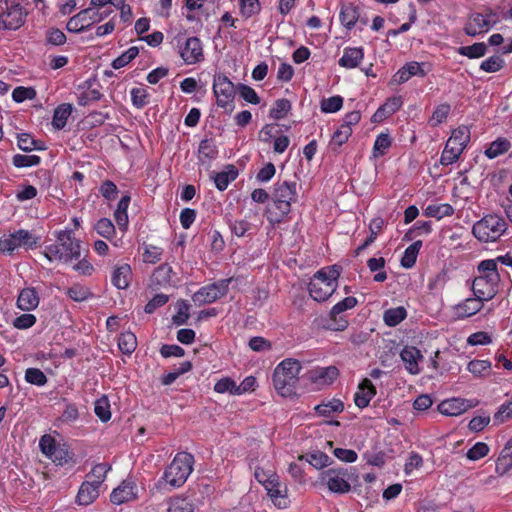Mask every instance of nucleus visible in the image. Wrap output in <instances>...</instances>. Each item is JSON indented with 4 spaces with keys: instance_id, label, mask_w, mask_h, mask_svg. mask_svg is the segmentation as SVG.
Wrapping results in <instances>:
<instances>
[{
    "instance_id": "obj_1",
    "label": "nucleus",
    "mask_w": 512,
    "mask_h": 512,
    "mask_svg": "<svg viewBox=\"0 0 512 512\" xmlns=\"http://www.w3.org/2000/svg\"><path fill=\"white\" fill-rule=\"evenodd\" d=\"M194 457L188 452L175 455L172 462L165 468L163 475L155 483L158 491H171L181 487L193 471Z\"/></svg>"
},
{
    "instance_id": "obj_2",
    "label": "nucleus",
    "mask_w": 512,
    "mask_h": 512,
    "mask_svg": "<svg viewBox=\"0 0 512 512\" xmlns=\"http://www.w3.org/2000/svg\"><path fill=\"white\" fill-rule=\"evenodd\" d=\"M297 200V184L290 181H278L272 192V205L267 209V220L272 224L281 223L291 211L292 203Z\"/></svg>"
},
{
    "instance_id": "obj_3",
    "label": "nucleus",
    "mask_w": 512,
    "mask_h": 512,
    "mask_svg": "<svg viewBox=\"0 0 512 512\" xmlns=\"http://www.w3.org/2000/svg\"><path fill=\"white\" fill-rule=\"evenodd\" d=\"M57 243L45 246L42 254L49 262L68 263L81 257V241L73 236L72 230L55 232Z\"/></svg>"
},
{
    "instance_id": "obj_4",
    "label": "nucleus",
    "mask_w": 512,
    "mask_h": 512,
    "mask_svg": "<svg viewBox=\"0 0 512 512\" xmlns=\"http://www.w3.org/2000/svg\"><path fill=\"white\" fill-rule=\"evenodd\" d=\"M341 269L337 265L327 266L317 271L310 279L308 290L317 302H324L336 291Z\"/></svg>"
},
{
    "instance_id": "obj_5",
    "label": "nucleus",
    "mask_w": 512,
    "mask_h": 512,
    "mask_svg": "<svg viewBox=\"0 0 512 512\" xmlns=\"http://www.w3.org/2000/svg\"><path fill=\"white\" fill-rule=\"evenodd\" d=\"M302 369L301 363L292 358L282 360L274 369L273 386L282 396L293 393Z\"/></svg>"
},
{
    "instance_id": "obj_6",
    "label": "nucleus",
    "mask_w": 512,
    "mask_h": 512,
    "mask_svg": "<svg viewBox=\"0 0 512 512\" xmlns=\"http://www.w3.org/2000/svg\"><path fill=\"white\" fill-rule=\"evenodd\" d=\"M356 477L352 467H334L320 473L319 483L326 486L331 493L345 494L351 490L350 482Z\"/></svg>"
},
{
    "instance_id": "obj_7",
    "label": "nucleus",
    "mask_w": 512,
    "mask_h": 512,
    "mask_svg": "<svg viewBox=\"0 0 512 512\" xmlns=\"http://www.w3.org/2000/svg\"><path fill=\"white\" fill-rule=\"evenodd\" d=\"M507 230L505 220L497 215H487L473 225L472 232L481 242H496Z\"/></svg>"
},
{
    "instance_id": "obj_8",
    "label": "nucleus",
    "mask_w": 512,
    "mask_h": 512,
    "mask_svg": "<svg viewBox=\"0 0 512 512\" xmlns=\"http://www.w3.org/2000/svg\"><path fill=\"white\" fill-rule=\"evenodd\" d=\"M26 16L27 11L18 0H0V29L17 30Z\"/></svg>"
},
{
    "instance_id": "obj_9",
    "label": "nucleus",
    "mask_w": 512,
    "mask_h": 512,
    "mask_svg": "<svg viewBox=\"0 0 512 512\" xmlns=\"http://www.w3.org/2000/svg\"><path fill=\"white\" fill-rule=\"evenodd\" d=\"M40 237L28 230L19 229L0 238V253L11 254L18 248L34 249L39 245Z\"/></svg>"
},
{
    "instance_id": "obj_10",
    "label": "nucleus",
    "mask_w": 512,
    "mask_h": 512,
    "mask_svg": "<svg viewBox=\"0 0 512 512\" xmlns=\"http://www.w3.org/2000/svg\"><path fill=\"white\" fill-rule=\"evenodd\" d=\"M111 12V10L108 12H100L97 9L88 7L72 16L66 24V29L71 33L83 32L89 29L95 23H98L107 18Z\"/></svg>"
},
{
    "instance_id": "obj_11",
    "label": "nucleus",
    "mask_w": 512,
    "mask_h": 512,
    "mask_svg": "<svg viewBox=\"0 0 512 512\" xmlns=\"http://www.w3.org/2000/svg\"><path fill=\"white\" fill-rule=\"evenodd\" d=\"M213 93L219 107L232 111L234 109L235 86L223 73H216L213 78Z\"/></svg>"
},
{
    "instance_id": "obj_12",
    "label": "nucleus",
    "mask_w": 512,
    "mask_h": 512,
    "mask_svg": "<svg viewBox=\"0 0 512 512\" xmlns=\"http://www.w3.org/2000/svg\"><path fill=\"white\" fill-rule=\"evenodd\" d=\"M231 279H222L201 287L192 297L197 305L210 304L225 296Z\"/></svg>"
},
{
    "instance_id": "obj_13",
    "label": "nucleus",
    "mask_w": 512,
    "mask_h": 512,
    "mask_svg": "<svg viewBox=\"0 0 512 512\" xmlns=\"http://www.w3.org/2000/svg\"><path fill=\"white\" fill-rule=\"evenodd\" d=\"M499 281L500 276L478 275L472 284L474 295L484 301L491 300L497 294Z\"/></svg>"
},
{
    "instance_id": "obj_14",
    "label": "nucleus",
    "mask_w": 512,
    "mask_h": 512,
    "mask_svg": "<svg viewBox=\"0 0 512 512\" xmlns=\"http://www.w3.org/2000/svg\"><path fill=\"white\" fill-rule=\"evenodd\" d=\"M179 53L184 63L193 65L203 61L204 52L201 40L198 37H189L179 45Z\"/></svg>"
},
{
    "instance_id": "obj_15",
    "label": "nucleus",
    "mask_w": 512,
    "mask_h": 512,
    "mask_svg": "<svg viewBox=\"0 0 512 512\" xmlns=\"http://www.w3.org/2000/svg\"><path fill=\"white\" fill-rule=\"evenodd\" d=\"M496 15L493 13H473L464 28L469 36H476L482 32H486L496 22Z\"/></svg>"
},
{
    "instance_id": "obj_16",
    "label": "nucleus",
    "mask_w": 512,
    "mask_h": 512,
    "mask_svg": "<svg viewBox=\"0 0 512 512\" xmlns=\"http://www.w3.org/2000/svg\"><path fill=\"white\" fill-rule=\"evenodd\" d=\"M339 370L336 366L314 367L307 372V379L317 387L329 386L338 378Z\"/></svg>"
},
{
    "instance_id": "obj_17",
    "label": "nucleus",
    "mask_w": 512,
    "mask_h": 512,
    "mask_svg": "<svg viewBox=\"0 0 512 512\" xmlns=\"http://www.w3.org/2000/svg\"><path fill=\"white\" fill-rule=\"evenodd\" d=\"M453 142V145L450 146V164L456 160H458L460 154L466 148L467 144L470 141V130L467 126L462 125L457 129H454L450 132V142Z\"/></svg>"
},
{
    "instance_id": "obj_18",
    "label": "nucleus",
    "mask_w": 512,
    "mask_h": 512,
    "mask_svg": "<svg viewBox=\"0 0 512 512\" xmlns=\"http://www.w3.org/2000/svg\"><path fill=\"white\" fill-rule=\"evenodd\" d=\"M484 300L475 296L467 298L463 302L452 307L450 319H462L475 315L483 307Z\"/></svg>"
},
{
    "instance_id": "obj_19",
    "label": "nucleus",
    "mask_w": 512,
    "mask_h": 512,
    "mask_svg": "<svg viewBox=\"0 0 512 512\" xmlns=\"http://www.w3.org/2000/svg\"><path fill=\"white\" fill-rule=\"evenodd\" d=\"M137 494L138 490L135 482L131 479H126L112 491L110 500L115 505H121L135 500L137 498Z\"/></svg>"
},
{
    "instance_id": "obj_20",
    "label": "nucleus",
    "mask_w": 512,
    "mask_h": 512,
    "mask_svg": "<svg viewBox=\"0 0 512 512\" xmlns=\"http://www.w3.org/2000/svg\"><path fill=\"white\" fill-rule=\"evenodd\" d=\"M429 72V65L425 62H417L411 61L407 62L403 67H401L395 74V81L398 83H405L411 77H425Z\"/></svg>"
},
{
    "instance_id": "obj_21",
    "label": "nucleus",
    "mask_w": 512,
    "mask_h": 512,
    "mask_svg": "<svg viewBox=\"0 0 512 512\" xmlns=\"http://www.w3.org/2000/svg\"><path fill=\"white\" fill-rule=\"evenodd\" d=\"M272 477L271 484L266 485L264 488L275 506L280 509L286 508L288 505L287 486L280 482L279 476L277 478Z\"/></svg>"
},
{
    "instance_id": "obj_22",
    "label": "nucleus",
    "mask_w": 512,
    "mask_h": 512,
    "mask_svg": "<svg viewBox=\"0 0 512 512\" xmlns=\"http://www.w3.org/2000/svg\"><path fill=\"white\" fill-rule=\"evenodd\" d=\"M405 369L412 375L420 373L419 363L423 360L421 351L414 346H405L400 353Z\"/></svg>"
},
{
    "instance_id": "obj_23",
    "label": "nucleus",
    "mask_w": 512,
    "mask_h": 512,
    "mask_svg": "<svg viewBox=\"0 0 512 512\" xmlns=\"http://www.w3.org/2000/svg\"><path fill=\"white\" fill-rule=\"evenodd\" d=\"M375 395L376 387L370 379L364 378L354 394V403L360 409L366 408Z\"/></svg>"
},
{
    "instance_id": "obj_24",
    "label": "nucleus",
    "mask_w": 512,
    "mask_h": 512,
    "mask_svg": "<svg viewBox=\"0 0 512 512\" xmlns=\"http://www.w3.org/2000/svg\"><path fill=\"white\" fill-rule=\"evenodd\" d=\"M40 302V297L34 287H26L22 289L18 295L16 305L25 312L35 310Z\"/></svg>"
},
{
    "instance_id": "obj_25",
    "label": "nucleus",
    "mask_w": 512,
    "mask_h": 512,
    "mask_svg": "<svg viewBox=\"0 0 512 512\" xmlns=\"http://www.w3.org/2000/svg\"><path fill=\"white\" fill-rule=\"evenodd\" d=\"M363 58L364 49L362 47H346L343 50L342 57L338 60V64L346 69H354L360 65Z\"/></svg>"
},
{
    "instance_id": "obj_26",
    "label": "nucleus",
    "mask_w": 512,
    "mask_h": 512,
    "mask_svg": "<svg viewBox=\"0 0 512 512\" xmlns=\"http://www.w3.org/2000/svg\"><path fill=\"white\" fill-rule=\"evenodd\" d=\"M132 279V269L127 263H123L114 267L111 282L118 289H126Z\"/></svg>"
},
{
    "instance_id": "obj_27",
    "label": "nucleus",
    "mask_w": 512,
    "mask_h": 512,
    "mask_svg": "<svg viewBox=\"0 0 512 512\" xmlns=\"http://www.w3.org/2000/svg\"><path fill=\"white\" fill-rule=\"evenodd\" d=\"M339 19L346 29L351 30L360 19L359 7L352 3L343 4L340 9Z\"/></svg>"
},
{
    "instance_id": "obj_28",
    "label": "nucleus",
    "mask_w": 512,
    "mask_h": 512,
    "mask_svg": "<svg viewBox=\"0 0 512 512\" xmlns=\"http://www.w3.org/2000/svg\"><path fill=\"white\" fill-rule=\"evenodd\" d=\"M99 486L87 480L82 483L76 496L79 505L91 504L99 495Z\"/></svg>"
},
{
    "instance_id": "obj_29",
    "label": "nucleus",
    "mask_w": 512,
    "mask_h": 512,
    "mask_svg": "<svg viewBox=\"0 0 512 512\" xmlns=\"http://www.w3.org/2000/svg\"><path fill=\"white\" fill-rule=\"evenodd\" d=\"M130 196L124 195L117 204V208L114 212V219L121 231H126L129 223L128 219V207L130 204Z\"/></svg>"
},
{
    "instance_id": "obj_30",
    "label": "nucleus",
    "mask_w": 512,
    "mask_h": 512,
    "mask_svg": "<svg viewBox=\"0 0 512 512\" xmlns=\"http://www.w3.org/2000/svg\"><path fill=\"white\" fill-rule=\"evenodd\" d=\"M238 176V170L233 165H227L225 170L212 176L215 186L218 190L224 191L228 185Z\"/></svg>"
},
{
    "instance_id": "obj_31",
    "label": "nucleus",
    "mask_w": 512,
    "mask_h": 512,
    "mask_svg": "<svg viewBox=\"0 0 512 512\" xmlns=\"http://www.w3.org/2000/svg\"><path fill=\"white\" fill-rule=\"evenodd\" d=\"M314 410L319 416L330 417L334 413L343 412L344 403L340 399L333 398L327 402L316 405Z\"/></svg>"
},
{
    "instance_id": "obj_32",
    "label": "nucleus",
    "mask_w": 512,
    "mask_h": 512,
    "mask_svg": "<svg viewBox=\"0 0 512 512\" xmlns=\"http://www.w3.org/2000/svg\"><path fill=\"white\" fill-rule=\"evenodd\" d=\"M402 105L403 101L401 96L390 97L382 106L377 109L374 117L382 119L391 116L397 112L402 107Z\"/></svg>"
},
{
    "instance_id": "obj_33",
    "label": "nucleus",
    "mask_w": 512,
    "mask_h": 512,
    "mask_svg": "<svg viewBox=\"0 0 512 512\" xmlns=\"http://www.w3.org/2000/svg\"><path fill=\"white\" fill-rule=\"evenodd\" d=\"M511 148V143L504 137H499L490 143L489 147L484 151L488 159H494L505 154Z\"/></svg>"
},
{
    "instance_id": "obj_34",
    "label": "nucleus",
    "mask_w": 512,
    "mask_h": 512,
    "mask_svg": "<svg viewBox=\"0 0 512 512\" xmlns=\"http://www.w3.org/2000/svg\"><path fill=\"white\" fill-rule=\"evenodd\" d=\"M384 220L381 217L373 218L369 224V236L366 240L356 249V255H359L361 251L365 250L370 246L377 238L379 232L382 230Z\"/></svg>"
},
{
    "instance_id": "obj_35",
    "label": "nucleus",
    "mask_w": 512,
    "mask_h": 512,
    "mask_svg": "<svg viewBox=\"0 0 512 512\" xmlns=\"http://www.w3.org/2000/svg\"><path fill=\"white\" fill-rule=\"evenodd\" d=\"M217 156L218 149L213 142L209 140L201 141L198 148V159L201 163L209 164L212 160L216 159Z\"/></svg>"
},
{
    "instance_id": "obj_36",
    "label": "nucleus",
    "mask_w": 512,
    "mask_h": 512,
    "mask_svg": "<svg viewBox=\"0 0 512 512\" xmlns=\"http://www.w3.org/2000/svg\"><path fill=\"white\" fill-rule=\"evenodd\" d=\"M72 113V105L68 103H64L59 105L53 114L52 124L56 129H63L66 124L69 116Z\"/></svg>"
},
{
    "instance_id": "obj_37",
    "label": "nucleus",
    "mask_w": 512,
    "mask_h": 512,
    "mask_svg": "<svg viewBox=\"0 0 512 512\" xmlns=\"http://www.w3.org/2000/svg\"><path fill=\"white\" fill-rule=\"evenodd\" d=\"M487 45L484 42H477L469 46H461L456 49L457 53L469 59L481 58L487 53Z\"/></svg>"
},
{
    "instance_id": "obj_38",
    "label": "nucleus",
    "mask_w": 512,
    "mask_h": 512,
    "mask_svg": "<svg viewBox=\"0 0 512 512\" xmlns=\"http://www.w3.org/2000/svg\"><path fill=\"white\" fill-rule=\"evenodd\" d=\"M477 405L474 399L450 398V416H458Z\"/></svg>"
},
{
    "instance_id": "obj_39",
    "label": "nucleus",
    "mask_w": 512,
    "mask_h": 512,
    "mask_svg": "<svg viewBox=\"0 0 512 512\" xmlns=\"http://www.w3.org/2000/svg\"><path fill=\"white\" fill-rule=\"evenodd\" d=\"M137 347V338L132 332H123L118 338V348L120 351L130 356Z\"/></svg>"
},
{
    "instance_id": "obj_40",
    "label": "nucleus",
    "mask_w": 512,
    "mask_h": 512,
    "mask_svg": "<svg viewBox=\"0 0 512 512\" xmlns=\"http://www.w3.org/2000/svg\"><path fill=\"white\" fill-rule=\"evenodd\" d=\"M239 13L245 18L249 19L261 12L260 0H238Z\"/></svg>"
},
{
    "instance_id": "obj_41",
    "label": "nucleus",
    "mask_w": 512,
    "mask_h": 512,
    "mask_svg": "<svg viewBox=\"0 0 512 512\" xmlns=\"http://www.w3.org/2000/svg\"><path fill=\"white\" fill-rule=\"evenodd\" d=\"M291 107V102L288 99H277L269 111V117L274 120H281L287 116L291 110Z\"/></svg>"
},
{
    "instance_id": "obj_42",
    "label": "nucleus",
    "mask_w": 512,
    "mask_h": 512,
    "mask_svg": "<svg viewBox=\"0 0 512 512\" xmlns=\"http://www.w3.org/2000/svg\"><path fill=\"white\" fill-rule=\"evenodd\" d=\"M407 316V312L404 307L399 306L386 310L383 314V320L386 325L394 327L402 322Z\"/></svg>"
},
{
    "instance_id": "obj_43",
    "label": "nucleus",
    "mask_w": 512,
    "mask_h": 512,
    "mask_svg": "<svg viewBox=\"0 0 512 512\" xmlns=\"http://www.w3.org/2000/svg\"><path fill=\"white\" fill-rule=\"evenodd\" d=\"M508 452V449H502L496 459L495 472L498 476H504L512 470V455Z\"/></svg>"
},
{
    "instance_id": "obj_44",
    "label": "nucleus",
    "mask_w": 512,
    "mask_h": 512,
    "mask_svg": "<svg viewBox=\"0 0 512 512\" xmlns=\"http://www.w3.org/2000/svg\"><path fill=\"white\" fill-rule=\"evenodd\" d=\"M94 412L102 422H108L111 419L110 402L107 396L103 395L95 401Z\"/></svg>"
},
{
    "instance_id": "obj_45",
    "label": "nucleus",
    "mask_w": 512,
    "mask_h": 512,
    "mask_svg": "<svg viewBox=\"0 0 512 512\" xmlns=\"http://www.w3.org/2000/svg\"><path fill=\"white\" fill-rule=\"evenodd\" d=\"M421 246V241H415L413 244H411L405 249L404 255L401 259V265L404 268H411L414 266Z\"/></svg>"
},
{
    "instance_id": "obj_46",
    "label": "nucleus",
    "mask_w": 512,
    "mask_h": 512,
    "mask_svg": "<svg viewBox=\"0 0 512 512\" xmlns=\"http://www.w3.org/2000/svg\"><path fill=\"white\" fill-rule=\"evenodd\" d=\"M67 295L76 302H83L93 297L92 291L81 284H74L68 288Z\"/></svg>"
},
{
    "instance_id": "obj_47",
    "label": "nucleus",
    "mask_w": 512,
    "mask_h": 512,
    "mask_svg": "<svg viewBox=\"0 0 512 512\" xmlns=\"http://www.w3.org/2000/svg\"><path fill=\"white\" fill-rule=\"evenodd\" d=\"M110 469V465L106 463H99L91 469L87 477L89 478V481L100 487Z\"/></svg>"
},
{
    "instance_id": "obj_48",
    "label": "nucleus",
    "mask_w": 512,
    "mask_h": 512,
    "mask_svg": "<svg viewBox=\"0 0 512 512\" xmlns=\"http://www.w3.org/2000/svg\"><path fill=\"white\" fill-rule=\"evenodd\" d=\"M367 266L372 272L378 271L373 278L375 282H384L387 279V273L383 270L385 266V259L383 257L370 258Z\"/></svg>"
},
{
    "instance_id": "obj_49",
    "label": "nucleus",
    "mask_w": 512,
    "mask_h": 512,
    "mask_svg": "<svg viewBox=\"0 0 512 512\" xmlns=\"http://www.w3.org/2000/svg\"><path fill=\"white\" fill-rule=\"evenodd\" d=\"M139 53V48L132 46L123 52L120 56L112 61V67L114 69H120L128 65L132 60L136 58Z\"/></svg>"
},
{
    "instance_id": "obj_50",
    "label": "nucleus",
    "mask_w": 512,
    "mask_h": 512,
    "mask_svg": "<svg viewBox=\"0 0 512 512\" xmlns=\"http://www.w3.org/2000/svg\"><path fill=\"white\" fill-rule=\"evenodd\" d=\"M467 369L476 377H484L491 370V362L488 360H472L468 363Z\"/></svg>"
},
{
    "instance_id": "obj_51",
    "label": "nucleus",
    "mask_w": 512,
    "mask_h": 512,
    "mask_svg": "<svg viewBox=\"0 0 512 512\" xmlns=\"http://www.w3.org/2000/svg\"><path fill=\"white\" fill-rule=\"evenodd\" d=\"M167 512H195V506L187 498L176 497L170 501Z\"/></svg>"
},
{
    "instance_id": "obj_52",
    "label": "nucleus",
    "mask_w": 512,
    "mask_h": 512,
    "mask_svg": "<svg viewBox=\"0 0 512 512\" xmlns=\"http://www.w3.org/2000/svg\"><path fill=\"white\" fill-rule=\"evenodd\" d=\"M505 66V61L500 55H493L480 64V69L487 73H495Z\"/></svg>"
},
{
    "instance_id": "obj_53",
    "label": "nucleus",
    "mask_w": 512,
    "mask_h": 512,
    "mask_svg": "<svg viewBox=\"0 0 512 512\" xmlns=\"http://www.w3.org/2000/svg\"><path fill=\"white\" fill-rule=\"evenodd\" d=\"M391 146V138L387 133H380L374 142L373 156H383Z\"/></svg>"
},
{
    "instance_id": "obj_54",
    "label": "nucleus",
    "mask_w": 512,
    "mask_h": 512,
    "mask_svg": "<svg viewBox=\"0 0 512 512\" xmlns=\"http://www.w3.org/2000/svg\"><path fill=\"white\" fill-rule=\"evenodd\" d=\"M25 381L39 387L44 386L48 379L43 371L38 368H28L25 371Z\"/></svg>"
},
{
    "instance_id": "obj_55",
    "label": "nucleus",
    "mask_w": 512,
    "mask_h": 512,
    "mask_svg": "<svg viewBox=\"0 0 512 512\" xmlns=\"http://www.w3.org/2000/svg\"><path fill=\"white\" fill-rule=\"evenodd\" d=\"M490 448L485 442L475 443L465 454L467 459L477 461L489 454Z\"/></svg>"
},
{
    "instance_id": "obj_56",
    "label": "nucleus",
    "mask_w": 512,
    "mask_h": 512,
    "mask_svg": "<svg viewBox=\"0 0 512 512\" xmlns=\"http://www.w3.org/2000/svg\"><path fill=\"white\" fill-rule=\"evenodd\" d=\"M17 145L19 149L25 152L43 149V147L38 145V142L28 133H22L18 135Z\"/></svg>"
},
{
    "instance_id": "obj_57",
    "label": "nucleus",
    "mask_w": 512,
    "mask_h": 512,
    "mask_svg": "<svg viewBox=\"0 0 512 512\" xmlns=\"http://www.w3.org/2000/svg\"><path fill=\"white\" fill-rule=\"evenodd\" d=\"M94 228L100 236L106 239H111L115 235V226L108 218L99 219Z\"/></svg>"
},
{
    "instance_id": "obj_58",
    "label": "nucleus",
    "mask_w": 512,
    "mask_h": 512,
    "mask_svg": "<svg viewBox=\"0 0 512 512\" xmlns=\"http://www.w3.org/2000/svg\"><path fill=\"white\" fill-rule=\"evenodd\" d=\"M40 162L41 158L37 155L16 154L12 158V163L17 168L37 166Z\"/></svg>"
},
{
    "instance_id": "obj_59",
    "label": "nucleus",
    "mask_w": 512,
    "mask_h": 512,
    "mask_svg": "<svg viewBox=\"0 0 512 512\" xmlns=\"http://www.w3.org/2000/svg\"><path fill=\"white\" fill-rule=\"evenodd\" d=\"M130 95L133 106L138 109L143 108L149 103V94L144 88L134 87L131 89Z\"/></svg>"
},
{
    "instance_id": "obj_60",
    "label": "nucleus",
    "mask_w": 512,
    "mask_h": 512,
    "mask_svg": "<svg viewBox=\"0 0 512 512\" xmlns=\"http://www.w3.org/2000/svg\"><path fill=\"white\" fill-rule=\"evenodd\" d=\"M36 90L33 87L18 86L12 92V99L17 103L36 98Z\"/></svg>"
},
{
    "instance_id": "obj_61",
    "label": "nucleus",
    "mask_w": 512,
    "mask_h": 512,
    "mask_svg": "<svg viewBox=\"0 0 512 512\" xmlns=\"http://www.w3.org/2000/svg\"><path fill=\"white\" fill-rule=\"evenodd\" d=\"M307 461L316 469H322L331 464V458L321 451L308 454Z\"/></svg>"
},
{
    "instance_id": "obj_62",
    "label": "nucleus",
    "mask_w": 512,
    "mask_h": 512,
    "mask_svg": "<svg viewBox=\"0 0 512 512\" xmlns=\"http://www.w3.org/2000/svg\"><path fill=\"white\" fill-rule=\"evenodd\" d=\"M431 231L430 221H417L405 234L404 238L412 240L416 236L428 234Z\"/></svg>"
},
{
    "instance_id": "obj_63",
    "label": "nucleus",
    "mask_w": 512,
    "mask_h": 512,
    "mask_svg": "<svg viewBox=\"0 0 512 512\" xmlns=\"http://www.w3.org/2000/svg\"><path fill=\"white\" fill-rule=\"evenodd\" d=\"M343 106V98L339 95L332 96L321 101V111L325 113H335Z\"/></svg>"
},
{
    "instance_id": "obj_64",
    "label": "nucleus",
    "mask_w": 512,
    "mask_h": 512,
    "mask_svg": "<svg viewBox=\"0 0 512 512\" xmlns=\"http://www.w3.org/2000/svg\"><path fill=\"white\" fill-rule=\"evenodd\" d=\"M237 390V384L236 382L229 378V377H223L220 380H218L214 385V391L217 393H230L232 395H236Z\"/></svg>"
}]
</instances>
